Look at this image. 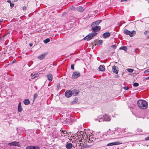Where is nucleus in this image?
<instances>
[{
	"label": "nucleus",
	"instance_id": "obj_1",
	"mask_svg": "<svg viewBox=\"0 0 149 149\" xmlns=\"http://www.w3.org/2000/svg\"><path fill=\"white\" fill-rule=\"evenodd\" d=\"M137 104L139 107L141 109H146L148 107L147 102L144 100H139L138 101Z\"/></svg>",
	"mask_w": 149,
	"mask_h": 149
},
{
	"label": "nucleus",
	"instance_id": "obj_2",
	"mask_svg": "<svg viewBox=\"0 0 149 149\" xmlns=\"http://www.w3.org/2000/svg\"><path fill=\"white\" fill-rule=\"evenodd\" d=\"M110 120V117L108 115L105 114L104 116H102L98 117V118L95 119V120H98L99 122H101L104 121H109Z\"/></svg>",
	"mask_w": 149,
	"mask_h": 149
},
{
	"label": "nucleus",
	"instance_id": "obj_3",
	"mask_svg": "<svg viewBox=\"0 0 149 149\" xmlns=\"http://www.w3.org/2000/svg\"><path fill=\"white\" fill-rule=\"evenodd\" d=\"M91 27H92L91 30L94 32H96L99 31L101 28L100 26L97 25L95 26H91Z\"/></svg>",
	"mask_w": 149,
	"mask_h": 149
},
{
	"label": "nucleus",
	"instance_id": "obj_4",
	"mask_svg": "<svg viewBox=\"0 0 149 149\" xmlns=\"http://www.w3.org/2000/svg\"><path fill=\"white\" fill-rule=\"evenodd\" d=\"M72 95V92L70 90H67L65 93V95L67 97H70Z\"/></svg>",
	"mask_w": 149,
	"mask_h": 149
},
{
	"label": "nucleus",
	"instance_id": "obj_5",
	"mask_svg": "<svg viewBox=\"0 0 149 149\" xmlns=\"http://www.w3.org/2000/svg\"><path fill=\"white\" fill-rule=\"evenodd\" d=\"M80 76V73L78 71L74 72L72 74V77L74 78H77Z\"/></svg>",
	"mask_w": 149,
	"mask_h": 149
},
{
	"label": "nucleus",
	"instance_id": "obj_6",
	"mask_svg": "<svg viewBox=\"0 0 149 149\" xmlns=\"http://www.w3.org/2000/svg\"><path fill=\"white\" fill-rule=\"evenodd\" d=\"M72 94L74 96H76L80 92L79 90L78 89H74L72 91Z\"/></svg>",
	"mask_w": 149,
	"mask_h": 149
},
{
	"label": "nucleus",
	"instance_id": "obj_7",
	"mask_svg": "<svg viewBox=\"0 0 149 149\" xmlns=\"http://www.w3.org/2000/svg\"><path fill=\"white\" fill-rule=\"evenodd\" d=\"M8 145L10 146H19V143L15 141H13L12 142L9 143L8 144Z\"/></svg>",
	"mask_w": 149,
	"mask_h": 149
},
{
	"label": "nucleus",
	"instance_id": "obj_8",
	"mask_svg": "<svg viewBox=\"0 0 149 149\" xmlns=\"http://www.w3.org/2000/svg\"><path fill=\"white\" fill-rule=\"evenodd\" d=\"M26 149H40L38 146H30L26 147Z\"/></svg>",
	"mask_w": 149,
	"mask_h": 149
},
{
	"label": "nucleus",
	"instance_id": "obj_9",
	"mask_svg": "<svg viewBox=\"0 0 149 149\" xmlns=\"http://www.w3.org/2000/svg\"><path fill=\"white\" fill-rule=\"evenodd\" d=\"M121 143H119L118 142H112V143H109L107 145V146H112L114 145H118V144H120Z\"/></svg>",
	"mask_w": 149,
	"mask_h": 149
},
{
	"label": "nucleus",
	"instance_id": "obj_10",
	"mask_svg": "<svg viewBox=\"0 0 149 149\" xmlns=\"http://www.w3.org/2000/svg\"><path fill=\"white\" fill-rule=\"evenodd\" d=\"M110 35V33L109 32L104 33L103 34V37L104 38H106L109 37Z\"/></svg>",
	"mask_w": 149,
	"mask_h": 149
},
{
	"label": "nucleus",
	"instance_id": "obj_11",
	"mask_svg": "<svg viewBox=\"0 0 149 149\" xmlns=\"http://www.w3.org/2000/svg\"><path fill=\"white\" fill-rule=\"evenodd\" d=\"M118 68V67L115 65L113 66L112 67L113 72L116 74H117L118 72V70H117Z\"/></svg>",
	"mask_w": 149,
	"mask_h": 149
},
{
	"label": "nucleus",
	"instance_id": "obj_12",
	"mask_svg": "<svg viewBox=\"0 0 149 149\" xmlns=\"http://www.w3.org/2000/svg\"><path fill=\"white\" fill-rule=\"evenodd\" d=\"M92 38L90 33L86 36L84 38V40H86L87 41L89 40Z\"/></svg>",
	"mask_w": 149,
	"mask_h": 149
},
{
	"label": "nucleus",
	"instance_id": "obj_13",
	"mask_svg": "<svg viewBox=\"0 0 149 149\" xmlns=\"http://www.w3.org/2000/svg\"><path fill=\"white\" fill-rule=\"evenodd\" d=\"M18 111L19 112H21L22 110V107L21 104V102L19 103L18 106Z\"/></svg>",
	"mask_w": 149,
	"mask_h": 149
},
{
	"label": "nucleus",
	"instance_id": "obj_14",
	"mask_svg": "<svg viewBox=\"0 0 149 149\" xmlns=\"http://www.w3.org/2000/svg\"><path fill=\"white\" fill-rule=\"evenodd\" d=\"M102 21V20H98L97 21L95 22L92 23V24L91 25V26H94V25H98Z\"/></svg>",
	"mask_w": 149,
	"mask_h": 149
},
{
	"label": "nucleus",
	"instance_id": "obj_15",
	"mask_svg": "<svg viewBox=\"0 0 149 149\" xmlns=\"http://www.w3.org/2000/svg\"><path fill=\"white\" fill-rule=\"evenodd\" d=\"M76 9L77 10L81 12L83 11L84 10V8L81 6H79L77 7V8Z\"/></svg>",
	"mask_w": 149,
	"mask_h": 149
},
{
	"label": "nucleus",
	"instance_id": "obj_16",
	"mask_svg": "<svg viewBox=\"0 0 149 149\" xmlns=\"http://www.w3.org/2000/svg\"><path fill=\"white\" fill-rule=\"evenodd\" d=\"M99 70L100 71L103 72L105 71V68L102 65H100L98 68Z\"/></svg>",
	"mask_w": 149,
	"mask_h": 149
},
{
	"label": "nucleus",
	"instance_id": "obj_17",
	"mask_svg": "<svg viewBox=\"0 0 149 149\" xmlns=\"http://www.w3.org/2000/svg\"><path fill=\"white\" fill-rule=\"evenodd\" d=\"M47 77L48 79V80L51 81L52 80V74H49L47 75Z\"/></svg>",
	"mask_w": 149,
	"mask_h": 149
},
{
	"label": "nucleus",
	"instance_id": "obj_18",
	"mask_svg": "<svg viewBox=\"0 0 149 149\" xmlns=\"http://www.w3.org/2000/svg\"><path fill=\"white\" fill-rule=\"evenodd\" d=\"M45 54H42L38 56V58L39 59L42 60L45 58Z\"/></svg>",
	"mask_w": 149,
	"mask_h": 149
},
{
	"label": "nucleus",
	"instance_id": "obj_19",
	"mask_svg": "<svg viewBox=\"0 0 149 149\" xmlns=\"http://www.w3.org/2000/svg\"><path fill=\"white\" fill-rule=\"evenodd\" d=\"M136 34L135 31L133 30L132 31H130L129 35L130 37H133L134 35Z\"/></svg>",
	"mask_w": 149,
	"mask_h": 149
},
{
	"label": "nucleus",
	"instance_id": "obj_20",
	"mask_svg": "<svg viewBox=\"0 0 149 149\" xmlns=\"http://www.w3.org/2000/svg\"><path fill=\"white\" fill-rule=\"evenodd\" d=\"M67 143V144L66 146V148L68 149L71 148L72 146V144L70 143Z\"/></svg>",
	"mask_w": 149,
	"mask_h": 149
},
{
	"label": "nucleus",
	"instance_id": "obj_21",
	"mask_svg": "<svg viewBox=\"0 0 149 149\" xmlns=\"http://www.w3.org/2000/svg\"><path fill=\"white\" fill-rule=\"evenodd\" d=\"M97 40H95L94 41V42L95 43V45H97L96 43H97ZM103 42V41L102 40H99L98 41V42H97L98 44L97 45L99 44L100 45H101L102 44V43Z\"/></svg>",
	"mask_w": 149,
	"mask_h": 149
},
{
	"label": "nucleus",
	"instance_id": "obj_22",
	"mask_svg": "<svg viewBox=\"0 0 149 149\" xmlns=\"http://www.w3.org/2000/svg\"><path fill=\"white\" fill-rule=\"evenodd\" d=\"M31 79H34L35 78L38 77L39 76V74L38 73L34 74H31Z\"/></svg>",
	"mask_w": 149,
	"mask_h": 149
},
{
	"label": "nucleus",
	"instance_id": "obj_23",
	"mask_svg": "<svg viewBox=\"0 0 149 149\" xmlns=\"http://www.w3.org/2000/svg\"><path fill=\"white\" fill-rule=\"evenodd\" d=\"M23 102L24 104L26 105H28L30 103V101L28 99L24 100Z\"/></svg>",
	"mask_w": 149,
	"mask_h": 149
},
{
	"label": "nucleus",
	"instance_id": "obj_24",
	"mask_svg": "<svg viewBox=\"0 0 149 149\" xmlns=\"http://www.w3.org/2000/svg\"><path fill=\"white\" fill-rule=\"evenodd\" d=\"M67 133L66 131L62 130L61 132V136H67Z\"/></svg>",
	"mask_w": 149,
	"mask_h": 149
},
{
	"label": "nucleus",
	"instance_id": "obj_25",
	"mask_svg": "<svg viewBox=\"0 0 149 149\" xmlns=\"http://www.w3.org/2000/svg\"><path fill=\"white\" fill-rule=\"evenodd\" d=\"M120 49H122L125 51L127 50V48L125 46H122L119 48Z\"/></svg>",
	"mask_w": 149,
	"mask_h": 149
},
{
	"label": "nucleus",
	"instance_id": "obj_26",
	"mask_svg": "<svg viewBox=\"0 0 149 149\" xmlns=\"http://www.w3.org/2000/svg\"><path fill=\"white\" fill-rule=\"evenodd\" d=\"M130 32V31L126 29L124 31V33L126 35H129Z\"/></svg>",
	"mask_w": 149,
	"mask_h": 149
},
{
	"label": "nucleus",
	"instance_id": "obj_27",
	"mask_svg": "<svg viewBox=\"0 0 149 149\" xmlns=\"http://www.w3.org/2000/svg\"><path fill=\"white\" fill-rule=\"evenodd\" d=\"M97 33L96 32H94V33H90L91 35V37L92 38L94 37L95 36H96L97 34Z\"/></svg>",
	"mask_w": 149,
	"mask_h": 149
},
{
	"label": "nucleus",
	"instance_id": "obj_28",
	"mask_svg": "<svg viewBox=\"0 0 149 149\" xmlns=\"http://www.w3.org/2000/svg\"><path fill=\"white\" fill-rule=\"evenodd\" d=\"M50 41V40L49 38H47L45 40H44V42L45 43H47Z\"/></svg>",
	"mask_w": 149,
	"mask_h": 149
},
{
	"label": "nucleus",
	"instance_id": "obj_29",
	"mask_svg": "<svg viewBox=\"0 0 149 149\" xmlns=\"http://www.w3.org/2000/svg\"><path fill=\"white\" fill-rule=\"evenodd\" d=\"M127 71H128L130 73H132L134 71V70L131 68H128L127 69Z\"/></svg>",
	"mask_w": 149,
	"mask_h": 149
},
{
	"label": "nucleus",
	"instance_id": "obj_30",
	"mask_svg": "<svg viewBox=\"0 0 149 149\" xmlns=\"http://www.w3.org/2000/svg\"><path fill=\"white\" fill-rule=\"evenodd\" d=\"M139 85V84L136 82L134 83L133 84V86L134 87L138 86Z\"/></svg>",
	"mask_w": 149,
	"mask_h": 149
},
{
	"label": "nucleus",
	"instance_id": "obj_31",
	"mask_svg": "<svg viewBox=\"0 0 149 149\" xmlns=\"http://www.w3.org/2000/svg\"><path fill=\"white\" fill-rule=\"evenodd\" d=\"M38 96V95L36 93H35L34 95V98L33 99L34 100Z\"/></svg>",
	"mask_w": 149,
	"mask_h": 149
},
{
	"label": "nucleus",
	"instance_id": "obj_32",
	"mask_svg": "<svg viewBox=\"0 0 149 149\" xmlns=\"http://www.w3.org/2000/svg\"><path fill=\"white\" fill-rule=\"evenodd\" d=\"M139 51V49L138 48H136L135 49V52L136 54H138L139 53V51Z\"/></svg>",
	"mask_w": 149,
	"mask_h": 149
},
{
	"label": "nucleus",
	"instance_id": "obj_33",
	"mask_svg": "<svg viewBox=\"0 0 149 149\" xmlns=\"http://www.w3.org/2000/svg\"><path fill=\"white\" fill-rule=\"evenodd\" d=\"M71 69L72 70L74 69V64H72L71 66Z\"/></svg>",
	"mask_w": 149,
	"mask_h": 149
},
{
	"label": "nucleus",
	"instance_id": "obj_34",
	"mask_svg": "<svg viewBox=\"0 0 149 149\" xmlns=\"http://www.w3.org/2000/svg\"><path fill=\"white\" fill-rule=\"evenodd\" d=\"M149 72V69H147V70H146L144 72V74H146L147 73H148V72Z\"/></svg>",
	"mask_w": 149,
	"mask_h": 149
},
{
	"label": "nucleus",
	"instance_id": "obj_35",
	"mask_svg": "<svg viewBox=\"0 0 149 149\" xmlns=\"http://www.w3.org/2000/svg\"><path fill=\"white\" fill-rule=\"evenodd\" d=\"M124 88L125 90H127L129 89V88L128 87H124Z\"/></svg>",
	"mask_w": 149,
	"mask_h": 149
},
{
	"label": "nucleus",
	"instance_id": "obj_36",
	"mask_svg": "<svg viewBox=\"0 0 149 149\" xmlns=\"http://www.w3.org/2000/svg\"><path fill=\"white\" fill-rule=\"evenodd\" d=\"M14 6V4L13 3H10V6L11 8H13Z\"/></svg>",
	"mask_w": 149,
	"mask_h": 149
},
{
	"label": "nucleus",
	"instance_id": "obj_37",
	"mask_svg": "<svg viewBox=\"0 0 149 149\" xmlns=\"http://www.w3.org/2000/svg\"><path fill=\"white\" fill-rule=\"evenodd\" d=\"M95 139L97 140V141H98L101 140L99 138H95Z\"/></svg>",
	"mask_w": 149,
	"mask_h": 149
},
{
	"label": "nucleus",
	"instance_id": "obj_38",
	"mask_svg": "<svg viewBox=\"0 0 149 149\" xmlns=\"http://www.w3.org/2000/svg\"><path fill=\"white\" fill-rule=\"evenodd\" d=\"M111 47H113L114 49H115L116 48V45H112L111 46Z\"/></svg>",
	"mask_w": 149,
	"mask_h": 149
},
{
	"label": "nucleus",
	"instance_id": "obj_39",
	"mask_svg": "<svg viewBox=\"0 0 149 149\" xmlns=\"http://www.w3.org/2000/svg\"><path fill=\"white\" fill-rule=\"evenodd\" d=\"M145 140L146 141L149 140V136L146 138L145 139Z\"/></svg>",
	"mask_w": 149,
	"mask_h": 149
},
{
	"label": "nucleus",
	"instance_id": "obj_40",
	"mask_svg": "<svg viewBox=\"0 0 149 149\" xmlns=\"http://www.w3.org/2000/svg\"><path fill=\"white\" fill-rule=\"evenodd\" d=\"M149 32V31H145V32H144V34L145 35H146L147 34V33H148V32Z\"/></svg>",
	"mask_w": 149,
	"mask_h": 149
},
{
	"label": "nucleus",
	"instance_id": "obj_41",
	"mask_svg": "<svg viewBox=\"0 0 149 149\" xmlns=\"http://www.w3.org/2000/svg\"><path fill=\"white\" fill-rule=\"evenodd\" d=\"M26 7L25 6H24L23 7V9L24 10H26Z\"/></svg>",
	"mask_w": 149,
	"mask_h": 149
},
{
	"label": "nucleus",
	"instance_id": "obj_42",
	"mask_svg": "<svg viewBox=\"0 0 149 149\" xmlns=\"http://www.w3.org/2000/svg\"><path fill=\"white\" fill-rule=\"evenodd\" d=\"M84 147H89V146H88V145H84Z\"/></svg>",
	"mask_w": 149,
	"mask_h": 149
},
{
	"label": "nucleus",
	"instance_id": "obj_43",
	"mask_svg": "<svg viewBox=\"0 0 149 149\" xmlns=\"http://www.w3.org/2000/svg\"><path fill=\"white\" fill-rule=\"evenodd\" d=\"M127 0H121V1L122 2L127 1Z\"/></svg>",
	"mask_w": 149,
	"mask_h": 149
},
{
	"label": "nucleus",
	"instance_id": "obj_44",
	"mask_svg": "<svg viewBox=\"0 0 149 149\" xmlns=\"http://www.w3.org/2000/svg\"><path fill=\"white\" fill-rule=\"evenodd\" d=\"M145 79V80H148L149 79V76L146 78Z\"/></svg>",
	"mask_w": 149,
	"mask_h": 149
},
{
	"label": "nucleus",
	"instance_id": "obj_45",
	"mask_svg": "<svg viewBox=\"0 0 149 149\" xmlns=\"http://www.w3.org/2000/svg\"><path fill=\"white\" fill-rule=\"evenodd\" d=\"M29 45L30 47H32V45H33V44H32V43H29Z\"/></svg>",
	"mask_w": 149,
	"mask_h": 149
},
{
	"label": "nucleus",
	"instance_id": "obj_46",
	"mask_svg": "<svg viewBox=\"0 0 149 149\" xmlns=\"http://www.w3.org/2000/svg\"><path fill=\"white\" fill-rule=\"evenodd\" d=\"M7 2H8V3H10H10H11V1L10 0H8L7 1Z\"/></svg>",
	"mask_w": 149,
	"mask_h": 149
},
{
	"label": "nucleus",
	"instance_id": "obj_47",
	"mask_svg": "<svg viewBox=\"0 0 149 149\" xmlns=\"http://www.w3.org/2000/svg\"><path fill=\"white\" fill-rule=\"evenodd\" d=\"M76 99L77 100V98H75V100H76Z\"/></svg>",
	"mask_w": 149,
	"mask_h": 149
},
{
	"label": "nucleus",
	"instance_id": "obj_48",
	"mask_svg": "<svg viewBox=\"0 0 149 149\" xmlns=\"http://www.w3.org/2000/svg\"><path fill=\"white\" fill-rule=\"evenodd\" d=\"M1 37H0V40H1Z\"/></svg>",
	"mask_w": 149,
	"mask_h": 149
},
{
	"label": "nucleus",
	"instance_id": "obj_49",
	"mask_svg": "<svg viewBox=\"0 0 149 149\" xmlns=\"http://www.w3.org/2000/svg\"><path fill=\"white\" fill-rule=\"evenodd\" d=\"M15 61V60L13 61V62H15V61Z\"/></svg>",
	"mask_w": 149,
	"mask_h": 149
},
{
	"label": "nucleus",
	"instance_id": "obj_50",
	"mask_svg": "<svg viewBox=\"0 0 149 149\" xmlns=\"http://www.w3.org/2000/svg\"><path fill=\"white\" fill-rule=\"evenodd\" d=\"M15 61V60L13 61V62H15V61Z\"/></svg>",
	"mask_w": 149,
	"mask_h": 149
},
{
	"label": "nucleus",
	"instance_id": "obj_51",
	"mask_svg": "<svg viewBox=\"0 0 149 149\" xmlns=\"http://www.w3.org/2000/svg\"><path fill=\"white\" fill-rule=\"evenodd\" d=\"M1 27V26H0V27Z\"/></svg>",
	"mask_w": 149,
	"mask_h": 149
}]
</instances>
